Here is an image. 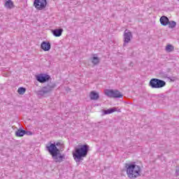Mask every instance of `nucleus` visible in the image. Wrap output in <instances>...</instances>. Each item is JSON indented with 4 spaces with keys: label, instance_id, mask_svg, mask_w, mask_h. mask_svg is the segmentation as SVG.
I'll return each mask as SVG.
<instances>
[{
    "label": "nucleus",
    "instance_id": "obj_1",
    "mask_svg": "<svg viewBox=\"0 0 179 179\" xmlns=\"http://www.w3.org/2000/svg\"><path fill=\"white\" fill-rule=\"evenodd\" d=\"M89 153V145H81L75 148L74 152H73V157L76 163H80L81 160H83V157H86Z\"/></svg>",
    "mask_w": 179,
    "mask_h": 179
},
{
    "label": "nucleus",
    "instance_id": "obj_2",
    "mask_svg": "<svg viewBox=\"0 0 179 179\" xmlns=\"http://www.w3.org/2000/svg\"><path fill=\"white\" fill-rule=\"evenodd\" d=\"M125 167L129 178H138V177L141 176L142 169L136 163L125 164Z\"/></svg>",
    "mask_w": 179,
    "mask_h": 179
},
{
    "label": "nucleus",
    "instance_id": "obj_3",
    "mask_svg": "<svg viewBox=\"0 0 179 179\" xmlns=\"http://www.w3.org/2000/svg\"><path fill=\"white\" fill-rule=\"evenodd\" d=\"M56 86L57 85L55 83H49L47 86L43 87L41 90L36 91V93L38 97H43L45 94H48V93L52 92Z\"/></svg>",
    "mask_w": 179,
    "mask_h": 179
},
{
    "label": "nucleus",
    "instance_id": "obj_4",
    "mask_svg": "<svg viewBox=\"0 0 179 179\" xmlns=\"http://www.w3.org/2000/svg\"><path fill=\"white\" fill-rule=\"evenodd\" d=\"M149 86L152 89H162V87L166 86V83L163 80L152 78L150 81Z\"/></svg>",
    "mask_w": 179,
    "mask_h": 179
},
{
    "label": "nucleus",
    "instance_id": "obj_5",
    "mask_svg": "<svg viewBox=\"0 0 179 179\" xmlns=\"http://www.w3.org/2000/svg\"><path fill=\"white\" fill-rule=\"evenodd\" d=\"M104 93L108 97L112 99H122L124 95L118 90H105Z\"/></svg>",
    "mask_w": 179,
    "mask_h": 179
},
{
    "label": "nucleus",
    "instance_id": "obj_6",
    "mask_svg": "<svg viewBox=\"0 0 179 179\" xmlns=\"http://www.w3.org/2000/svg\"><path fill=\"white\" fill-rule=\"evenodd\" d=\"M46 150L49 152L51 156H55L61 153V152H62V148H57V147L55 146V143H50V145H47Z\"/></svg>",
    "mask_w": 179,
    "mask_h": 179
},
{
    "label": "nucleus",
    "instance_id": "obj_7",
    "mask_svg": "<svg viewBox=\"0 0 179 179\" xmlns=\"http://www.w3.org/2000/svg\"><path fill=\"white\" fill-rule=\"evenodd\" d=\"M34 5L38 10H43L47 6V0H35Z\"/></svg>",
    "mask_w": 179,
    "mask_h": 179
},
{
    "label": "nucleus",
    "instance_id": "obj_8",
    "mask_svg": "<svg viewBox=\"0 0 179 179\" xmlns=\"http://www.w3.org/2000/svg\"><path fill=\"white\" fill-rule=\"evenodd\" d=\"M132 38V33L128 30L126 29L124 32V47H125V44H128L131 41V39Z\"/></svg>",
    "mask_w": 179,
    "mask_h": 179
},
{
    "label": "nucleus",
    "instance_id": "obj_9",
    "mask_svg": "<svg viewBox=\"0 0 179 179\" xmlns=\"http://www.w3.org/2000/svg\"><path fill=\"white\" fill-rule=\"evenodd\" d=\"M55 163H62L65 160V154L59 153L56 155L52 156Z\"/></svg>",
    "mask_w": 179,
    "mask_h": 179
},
{
    "label": "nucleus",
    "instance_id": "obj_10",
    "mask_svg": "<svg viewBox=\"0 0 179 179\" xmlns=\"http://www.w3.org/2000/svg\"><path fill=\"white\" fill-rule=\"evenodd\" d=\"M36 80L40 83H45L47 80H50V76L46 75L44 76L43 74H40L36 76Z\"/></svg>",
    "mask_w": 179,
    "mask_h": 179
},
{
    "label": "nucleus",
    "instance_id": "obj_11",
    "mask_svg": "<svg viewBox=\"0 0 179 179\" xmlns=\"http://www.w3.org/2000/svg\"><path fill=\"white\" fill-rule=\"evenodd\" d=\"M41 48H42L43 51H50V50H51V43H50V42L43 41L41 45Z\"/></svg>",
    "mask_w": 179,
    "mask_h": 179
},
{
    "label": "nucleus",
    "instance_id": "obj_12",
    "mask_svg": "<svg viewBox=\"0 0 179 179\" xmlns=\"http://www.w3.org/2000/svg\"><path fill=\"white\" fill-rule=\"evenodd\" d=\"M62 31H64V29H57L52 30V33L55 37H61L62 36Z\"/></svg>",
    "mask_w": 179,
    "mask_h": 179
},
{
    "label": "nucleus",
    "instance_id": "obj_13",
    "mask_svg": "<svg viewBox=\"0 0 179 179\" xmlns=\"http://www.w3.org/2000/svg\"><path fill=\"white\" fill-rule=\"evenodd\" d=\"M100 96L99 95V93L92 91L90 94V98L91 100H99Z\"/></svg>",
    "mask_w": 179,
    "mask_h": 179
},
{
    "label": "nucleus",
    "instance_id": "obj_14",
    "mask_svg": "<svg viewBox=\"0 0 179 179\" xmlns=\"http://www.w3.org/2000/svg\"><path fill=\"white\" fill-rule=\"evenodd\" d=\"M169 21L170 20H169V17L164 15L160 18V23L161 24H162V26H167V24H169Z\"/></svg>",
    "mask_w": 179,
    "mask_h": 179
},
{
    "label": "nucleus",
    "instance_id": "obj_15",
    "mask_svg": "<svg viewBox=\"0 0 179 179\" xmlns=\"http://www.w3.org/2000/svg\"><path fill=\"white\" fill-rule=\"evenodd\" d=\"M4 6L7 9H12V8H15V5L13 4V1H12V0L6 1L4 4Z\"/></svg>",
    "mask_w": 179,
    "mask_h": 179
},
{
    "label": "nucleus",
    "instance_id": "obj_16",
    "mask_svg": "<svg viewBox=\"0 0 179 179\" xmlns=\"http://www.w3.org/2000/svg\"><path fill=\"white\" fill-rule=\"evenodd\" d=\"M26 135V131L23 129H18L17 131H15V136H17L19 138L24 136Z\"/></svg>",
    "mask_w": 179,
    "mask_h": 179
},
{
    "label": "nucleus",
    "instance_id": "obj_17",
    "mask_svg": "<svg viewBox=\"0 0 179 179\" xmlns=\"http://www.w3.org/2000/svg\"><path fill=\"white\" fill-rule=\"evenodd\" d=\"M115 111H117V108L114 107V108H109L108 110H104L103 113L105 115H107V114H113V113H115Z\"/></svg>",
    "mask_w": 179,
    "mask_h": 179
},
{
    "label": "nucleus",
    "instance_id": "obj_18",
    "mask_svg": "<svg viewBox=\"0 0 179 179\" xmlns=\"http://www.w3.org/2000/svg\"><path fill=\"white\" fill-rule=\"evenodd\" d=\"M92 62L93 65H99L100 64V59L97 57H93L92 58Z\"/></svg>",
    "mask_w": 179,
    "mask_h": 179
},
{
    "label": "nucleus",
    "instance_id": "obj_19",
    "mask_svg": "<svg viewBox=\"0 0 179 179\" xmlns=\"http://www.w3.org/2000/svg\"><path fill=\"white\" fill-rule=\"evenodd\" d=\"M168 24H169V29H174V27L177 26V23L174 21H169Z\"/></svg>",
    "mask_w": 179,
    "mask_h": 179
},
{
    "label": "nucleus",
    "instance_id": "obj_20",
    "mask_svg": "<svg viewBox=\"0 0 179 179\" xmlns=\"http://www.w3.org/2000/svg\"><path fill=\"white\" fill-rule=\"evenodd\" d=\"M17 93L19 94H24V93H26V88L23 87H19L17 90Z\"/></svg>",
    "mask_w": 179,
    "mask_h": 179
},
{
    "label": "nucleus",
    "instance_id": "obj_21",
    "mask_svg": "<svg viewBox=\"0 0 179 179\" xmlns=\"http://www.w3.org/2000/svg\"><path fill=\"white\" fill-rule=\"evenodd\" d=\"M166 50L168 51V52H171V51H174V46H173V45H168L166 47Z\"/></svg>",
    "mask_w": 179,
    "mask_h": 179
},
{
    "label": "nucleus",
    "instance_id": "obj_22",
    "mask_svg": "<svg viewBox=\"0 0 179 179\" xmlns=\"http://www.w3.org/2000/svg\"><path fill=\"white\" fill-rule=\"evenodd\" d=\"M55 146L57 147H59L60 149H62V148H64V143H61V142H57L55 143Z\"/></svg>",
    "mask_w": 179,
    "mask_h": 179
},
{
    "label": "nucleus",
    "instance_id": "obj_23",
    "mask_svg": "<svg viewBox=\"0 0 179 179\" xmlns=\"http://www.w3.org/2000/svg\"><path fill=\"white\" fill-rule=\"evenodd\" d=\"M162 78H169V75L166 73H160L159 74Z\"/></svg>",
    "mask_w": 179,
    "mask_h": 179
},
{
    "label": "nucleus",
    "instance_id": "obj_24",
    "mask_svg": "<svg viewBox=\"0 0 179 179\" xmlns=\"http://www.w3.org/2000/svg\"><path fill=\"white\" fill-rule=\"evenodd\" d=\"M25 135H33V133H31V131H25Z\"/></svg>",
    "mask_w": 179,
    "mask_h": 179
},
{
    "label": "nucleus",
    "instance_id": "obj_25",
    "mask_svg": "<svg viewBox=\"0 0 179 179\" xmlns=\"http://www.w3.org/2000/svg\"><path fill=\"white\" fill-rule=\"evenodd\" d=\"M170 71H171L170 69H168V72H170Z\"/></svg>",
    "mask_w": 179,
    "mask_h": 179
},
{
    "label": "nucleus",
    "instance_id": "obj_26",
    "mask_svg": "<svg viewBox=\"0 0 179 179\" xmlns=\"http://www.w3.org/2000/svg\"><path fill=\"white\" fill-rule=\"evenodd\" d=\"M171 80H172L173 82H174V80H173V79H171Z\"/></svg>",
    "mask_w": 179,
    "mask_h": 179
},
{
    "label": "nucleus",
    "instance_id": "obj_27",
    "mask_svg": "<svg viewBox=\"0 0 179 179\" xmlns=\"http://www.w3.org/2000/svg\"><path fill=\"white\" fill-rule=\"evenodd\" d=\"M178 1H179V0H178Z\"/></svg>",
    "mask_w": 179,
    "mask_h": 179
}]
</instances>
